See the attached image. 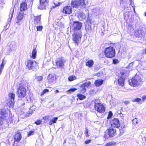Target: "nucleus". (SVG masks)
<instances>
[{
    "instance_id": "10",
    "label": "nucleus",
    "mask_w": 146,
    "mask_h": 146,
    "mask_svg": "<svg viewBox=\"0 0 146 146\" xmlns=\"http://www.w3.org/2000/svg\"><path fill=\"white\" fill-rule=\"evenodd\" d=\"M90 84L91 82L90 81H88L81 85L80 86V92L82 94H84L86 92V88H88L89 86H90Z\"/></svg>"
},
{
    "instance_id": "39",
    "label": "nucleus",
    "mask_w": 146,
    "mask_h": 146,
    "mask_svg": "<svg viewBox=\"0 0 146 146\" xmlns=\"http://www.w3.org/2000/svg\"><path fill=\"white\" fill-rule=\"evenodd\" d=\"M30 110L27 112L26 115L28 116H29L30 115H31L33 111L31 110Z\"/></svg>"
},
{
    "instance_id": "22",
    "label": "nucleus",
    "mask_w": 146,
    "mask_h": 146,
    "mask_svg": "<svg viewBox=\"0 0 146 146\" xmlns=\"http://www.w3.org/2000/svg\"><path fill=\"white\" fill-rule=\"evenodd\" d=\"M85 30L88 34H90L92 31V28L91 25L89 24H86L85 25Z\"/></svg>"
},
{
    "instance_id": "9",
    "label": "nucleus",
    "mask_w": 146,
    "mask_h": 146,
    "mask_svg": "<svg viewBox=\"0 0 146 146\" xmlns=\"http://www.w3.org/2000/svg\"><path fill=\"white\" fill-rule=\"evenodd\" d=\"M81 33L80 32H75L73 35V40L74 42L78 45L81 39Z\"/></svg>"
},
{
    "instance_id": "2",
    "label": "nucleus",
    "mask_w": 146,
    "mask_h": 146,
    "mask_svg": "<svg viewBox=\"0 0 146 146\" xmlns=\"http://www.w3.org/2000/svg\"><path fill=\"white\" fill-rule=\"evenodd\" d=\"M71 6L76 8H85L86 4L84 0H72Z\"/></svg>"
},
{
    "instance_id": "50",
    "label": "nucleus",
    "mask_w": 146,
    "mask_h": 146,
    "mask_svg": "<svg viewBox=\"0 0 146 146\" xmlns=\"http://www.w3.org/2000/svg\"><path fill=\"white\" fill-rule=\"evenodd\" d=\"M132 121L135 125L137 124V120L136 118L133 119Z\"/></svg>"
},
{
    "instance_id": "57",
    "label": "nucleus",
    "mask_w": 146,
    "mask_h": 146,
    "mask_svg": "<svg viewBox=\"0 0 146 146\" xmlns=\"http://www.w3.org/2000/svg\"><path fill=\"white\" fill-rule=\"evenodd\" d=\"M53 123V122L52 120H50L49 122V124L50 125H52Z\"/></svg>"
},
{
    "instance_id": "20",
    "label": "nucleus",
    "mask_w": 146,
    "mask_h": 146,
    "mask_svg": "<svg viewBox=\"0 0 146 146\" xmlns=\"http://www.w3.org/2000/svg\"><path fill=\"white\" fill-rule=\"evenodd\" d=\"M77 17L80 21H82L85 19L86 18V16L85 14L82 12H80L78 14Z\"/></svg>"
},
{
    "instance_id": "43",
    "label": "nucleus",
    "mask_w": 146,
    "mask_h": 146,
    "mask_svg": "<svg viewBox=\"0 0 146 146\" xmlns=\"http://www.w3.org/2000/svg\"><path fill=\"white\" fill-rule=\"evenodd\" d=\"M114 143L113 142H110L106 144L105 146H111Z\"/></svg>"
},
{
    "instance_id": "34",
    "label": "nucleus",
    "mask_w": 146,
    "mask_h": 146,
    "mask_svg": "<svg viewBox=\"0 0 146 146\" xmlns=\"http://www.w3.org/2000/svg\"><path fill=\"white\" fill-rule=\"evenodd\" d=\"M96 91L95 90H91L89 91V94L91 95H93L96 94Z\"/></svg>"
},
{
    "instance_id": "6",
    "label": "nucleus",
    "mask_w": 146,
    "mask_h": 146,
    "mask_svg": "<svg viewBox=\"0 0 146 146\" xmlns=\"http://www.w3.org/2000/svg\"><path fill=\"white\" fill-rule=\"evenodd\" d=\"M27 66L29 70L36 71L38 68L37 64L35 61L32 60H29L27 62Z\"/></svg>"
},
{
    "instance_id": "4",
    "label": "nucleus",
    "mask_w": 146,
    "mask_h": 146,
    "mask_svg": "<svg viewBox=\"0 0 146 146\" xmlns=\"http://www.w3.org/2000/svg\"><path fill=\"white\" fill-rule=\"evenodd\" d=\"M129 84L131 86H135L142 84L141 78L137 75H136L132 79L129 80Z\"/></svg>"
},
{
    "instance_id": "62",
    "label": "nucleus",
    "mask_w": 146,
    "mask_h": 146,
    "mask_svg": "<svg viewBox=\"0 0 146 146\" xmlns=\"http://www.w3.org/2000/svg\"><path fill=\"white\" fill-rule=\"evenodd\" d=\"M146 98V97L145 96H144L143 98V99H145Z\"/></svg>"
},
{
    "instance_id": "46",
    "label": "nucleus",
    "mask_w": 146,
    "mask_h": 146,
    "mask_svg": "<svg viewBox=\"0 0 146 146\" xmlns=\"http://www.w3.org/2000/svg\"><path fill=\"white\" fill-rule=\"evenodd\" d=\"M34 133V131H29V132L28 133V136H30L31 135H33V133Z\"/></svg>"
},
{
    "instance_id": "11",
    "label": "nucleus",
    "mask_w": 146,
    "mask_h": 146,
    "mask_svg": "<svg viewBox=\"0 0 146 146\" xmlns=\"http://www.w3.org/2000/svg\"><path fill=\"white\" fill-rule=\"evenodd\" d=\"M48 0H40V5L38 7L40 9H45L48 6Z\"/></svg>"
},
{
    "instance_id": "29",
    "label": "nucleus",
    "mask_w": 146,
    "mask_h": 146,
    "mask_svg": "<svg viewBox=\"0 0 146 146\" xmlns=\"http://www.w3.org/2000/svg\"><path fill=\"white\" fill-rule=\"evenodd\" d=\"M9 120L10 122L13 123H15L17 122V119L14 117H13L11 118L10 117Z\"/></svg>"
},
{
    "instance_id": "8",
    "label": "nucleus",
    "mask_w": 146,
    "mask_h": 146,
    "mask_svg": "<svg viewBox=\"0 0 146 146\" xmlns=\"http://www.w3.org/2000/svg\"><path fill=\"white\" fill-rule=\"evenodd\" d=\"M8 96L9 100L7 104L10 108H12L14 106L15 103L14 99L15 95L13 93H10L9 94Z\"/></svg>"
},
{
    "instance_id": "56",
    "label": "nucleus",
    "mask_w": 146,
    "mask_h": 146,
    "mask_svg": "<svg viewBox=\"0 0 146 146\" xmlns=\"http://www.w3.org/2000/svg\"><path fill=\"white\" fill-rule=\"evenodd\" d=\"M9 24V23H8L5 26V30H6L7 29L8 27V25Z\"/></svg>"
},
{
    "instance_id": "5",
    "label": "nucleus",
    "mask_w": 146,
    "mask_h": 146,
    "mask_svg": "<svg viewBox=\"0 0 146 146\" xmlns=\"http://www.w3.org/2000/svg\"><path fill=\"white\" fill-rule=\"evenodd\" d=\"M106 56L108 58H111L115 56V51L113 47L110 46L106 48L104 50Z\"/></svg>"
},
{
    "instance_id": "64",
    "label": "nucleus",
    "mask_w": 146,
    "mask_h": 146,
    "mask_svg": "<svg viewBox=\"0 0 146 146\" xmlns=\"http://www.w3.org/2000/svg\"><path fill=\"white\" fill-rule=\"evenodd\" d=\"M25 103H23L22 104V106H23L24 105H25Z\"/></svg>"
},
{
    "instance_id": "38",
    "label": "nucleus",
    "mask_w": 146,
    "mask_h": 146,
    "mask_svg": "<svg viewBox=\"0 0 146 146\" xmlns=\"http://www.w3.org/2000/svg\"><path fill=\"white\" fill-rule=\"evenodd\" d=\"M12 45L10 46V49L11 50H14L15 49V44L14 42L12 43Z\"/></svg>"
},
{
    "instance_id": "45",
    "label": "nucleus",
    "mask_w": 146,
    "mask_h": 146,
    "mask_svg": "<svg viewBox=\"0 0 146 146\" xmlns=\"http://www.w3.org/2000/svg\"><path fill=\"white\" fill-rule=\"evenodd\" d=\"M112 116V113L111 111H110L109 112L108 114V119H109Z\"/></svg>"
},
{
    "instance_id": "15",
    "label": "nucleus",
    "mask_w": 146,
    "mask_h": 146,
    "mask_svg": "<svg viewBox=\"0 0 146 146\" xmlns=\"http://www.w3.org/2000/svg\"><path fill=\"white\" fill-rule=\"evenodd\" d=\"M111 125L112 127L118 128L120 127V124L119 123V120L117 118L114 119L111 122Z\"/></svg>"
},
{
    "instance_id": "37",
    "label": "nucleus",
    "mask_w": 146,
    "mask_h": 146,
    "mask_svg": "<svg viewBox=\"0 0 146 146\" xmlns=\"http://www.w3.org/2000/svg\"><path fill=\"white\" fill-rule=\"evenodd\" d=\"M125 127H123V128H122L121 127V129H120L119 130L120 133L119 135H122L123 133L125 131Z\"/></svg>"
},
{
    "instance_id": "35",
    "label": "nucleus",
    "mask_w": 146,
    "mask_h": 146,
    "mask_svg": "<svg viewBox=\"0 0 146 146\" xmlns=\"http://www.w3.org/2000/svg\"><path fill=\"white\" fill-rule=\"evenodd\" d=\"M76 79V77L73 76H70L68 78V80L71 81Z\"/></svg>"
},
{
    "instance_id": "41",
    "label": "nucleus",
    "mask_w": 146,
    "mask_h": 146,
    "mask_svg": "<svg viewBox=\"0 0 146 146\" xmlns=\"http://www.w3.org/2000/svg\"><path fill=\"white\" fill-rule=\"evenodd\" d=\"M49 92V90L48 89H45L43 91V92L41 93V96H43L44 94L46 92Z\"/></svg>"
},
{
    "instance_id": "52",
    "label": "nucleus",
    "mask_w": 146,
    "mask_h": 146,
    "mask_svg": "<svg viewBox=\"0 0 146 146\" xmlns=\"http://www.w3.org/2000/svg\"><path fill=\"white\" fill-rule=\"evenodd\" d=\"M133 64V62H132L131 63H130L129 65L127 66V68H128V67H132Z\"/></svg>"
},
{
    "instance_id": "3",
    "label": "nucleus",
    "mask_w": 146,
    "mask_h": 146,
    "mask_svg": "<svg viewBox=\"0 0 146 146\" xmlns=\"http://www.w3.org/2000/svg\"><path fill=\"white\" fill-rule=\"evenodd\" d=\"M26 90L25 86L20 84L19 87L17 89V94L19 99L24 98L26 95Z\"/></svg>"
},
{
    "instance_id": "44",
    "label": "nucleus",
    "mask_w": 146,
    "mask_h": 146,
    "mask_svg": "<svg viewBox=\"0 0 146 146\" xmlns=\"http://www.w3.org/2000/svg\"><path fill=\"white\" fill-rule=\"evenodd\" d=\"M36 108V106H35V105H33L32 106H30V108L29 109V110H31L33 111L34 110H35V109Z\"/></svg>"
},
{
    "instance_id": "51",
    "label": "nucleus",
    "mask_w": 146,
    "mask_h": 146,
    "mask_svg": "<svg viewBox=\"0 0 146 146\" xmlns=\"http://www.w3.org/2000/svg\"><path fill=\"white\" fill-rule=\"evenodd\" d=\"M4 119L2 117H0V125L3 123Z\"/></svg>"
},
{
    "instance_id": "14",
    "label": "nucleus",
    "mask_w": 146,
    "mask_h": 146,
    "mask_svg": "<svg viewBox=\"0 0 146 146\" xmlns=\"http://www.w3.org/2000/svg\"><path fill=\"white\" fill-rule=\"evenodd\" d=\"M145 33L141 29H137L135 31L134 35L137 37H141L145 35Z\"/></svg>"
},
{
    "instance_id": "25",
    "label": "nucleus",
    "mask_w": 146,
    "mask_h": 146,
    "mask_svg": "<svg viewBox=\"0 0 146 146\" xmlns=\"http://www.w3.org/2000/svg\"><path fill=\"white\" fill-rule=\"evenodd\" d=\"M10 11H11V12L10 13L9 15V17H10V18L8 19V21H9V22L11 21L13 17V12L14 11V8H11L10 9Z\"/></svg>"
},
{
    "instance_id": "16",
    "label": "nucleus",
    "mask_w": 146,
    "mask_h": 146,
    "mask_svg": "<svg viewBox=\"0 0 146 146\" xmlns=\"http://www.w3.org/2000/svg\"><path fill=\"white\" fill-rule=\"evenodd\" d=\"M82 23L79 21H75L74 22L73 27L75 31L80 29L82 27Z\"/></svg>"
},
{
    "instance_id": "1",
    "label": "nucleus",
    "mask_w": 146,
    "mask_h": 146,
    "mask_svg": "<svg viewBox=\"0 0 146 146\" xmlns=\"http://www.w3.org/2000/svg\"><path fill=\"white\" fill-rule=\"evenodd\" d=\"M99 99L93 100L92 101V104L94 105L95 109L100 113H102L105 111V108L101 103H99Z\"/></svg>"
},
{
    "instance_id": "40",
    "label": "nucleus",
    "mask_w": 146,
    "mask_h": 146,
    "mask_svg": "<svg viewBox=\"0 0 146 146\" xmlns=\"http://www.w3.org/2000/svg\"><path fill=\"white\" fill-rule=\"evenodd\" d=\"M37 30L38 31H41L42 29V26H37L36 27Z\"/></svg>"
},
{
    "instance_id": "48",
    "label": "nucleus",
    "mask_w": 146,
    "mask_h": 146,
    "mask_svg": "<svg viewBox=\"0 0 146 146\" xmlns=\"http://www.w3.org/2000/svg\"><path fill=\"white\" fill-rule=\"evenodd\" d=\"M113 62L114 64H117L119 63V61L117 59H114L113 60Z\"/></svg>"
},
{
    "instance_id": "49",
    "label": "nucleus",
    "mask_w": 146,
    "mask_h": 146,
    "mask_svg": "<svg viewBox=\"0 0 146 146\" xmlns=\"http://www.w3.org/2000/svg\"><path fill=\"white\" fill-rule=\"evenodd\" d=\"M41 122V121L40 120H37L35 122V123L37 125H40Z\"/></svg>"
},
{
    "instance_id": "32",
    "label": "nucleus",
    "mask_w": 146,
    "mask_h": 146,
    "mask_svg": "<svg viewBox=\"0 0 146 146\" xmlns=\"http://www.w3.org/2000/svg\"><path fill=\"white\" fill-rule=\"evenodd\" d=\"M77 96L81 100H82L86 98V96L82 94H77Z\"/></svg>"
},
{
    "instance_id": "12",
    "label": "nucleus",
    "mask_w": 146,
    "mask_h": 146,
    "mask_svg": "<svg viewBox=\"0 0 146 146\" xmlns=\"http://www.w3.org/2000/svg\"><path fill=\"white\" fill-rule=\"evenodd\" d=\"M47 82L48 84H53L55 82L56 77L53 74H50L47 77Z\"/></svg>"
},
{
    "instance_id": "42",
    "label": "nucleus",
    "mask_w": 146,
    "mask_h": 146,
    "mask_svg": "<svg viewBox=\"0 0 146 146\" xmlns=\"http://www.w3.org/2000/svg\"><path fill=\"white\" fill-rule=\"evenodd\" d=\"M43 79V77L42 76L36 77V79L37 80L40 81H41Z\"/></svg>"
},
{
    "instance_id": "17",
    "label": "nucleus",
    "mask_w": 146,
    "mask_h": 146,
    "mask_svg": "<svg viewBox=\"0 0 146 146\" xmlns=\"http://www.w3.org/2000/svg\"><path fill=\"white\" fill-rule=\"evenodd\" d=\"M72 8L70 6L65 7L63 8V12L65 14H70L72 13Z\"/></svg>"
},
{
    "instance_id": "59",
    "label": "nucleus",
    "mask_w": 146,
    "mask_h": 146,
    "mask_svg": "<svg viewBox=\"0 0 146 146\" xmlns=\"http://www.w3.org/2000/svg\"><path fill=\"white\" fill-rule=\"evenodd\" d=\"M59 91L58 90H56L54 91V92L55 93H57L59 92Z\"/></svg>"
},
{
    "instance_id": "7",
    "label": "nucleus",
    "mask_w": 146,
    "mask_h": 146,
    "mask_svg": "<svg viewBox=\"0 0 146 146\" xmlns=\"http://www.w3.org/2000/svg\"><path fill=\"white\" fill-rule=\"evenodd\" d=\"M116 134V130L115 128L110 127L108 129V135H105L104 137L105 139H108L109 137H112Z\"/></svg>"
},
{
    "instance_id": "58",
    "label": "nucleus",
    "mask_w": 146,
    "mask_h": 146,
    "mask_svg": "<svg viewBox=\"0 0 146 146\" xmlns=\"http://www.w3.org/2000/svg\"><path fill=\"white\" fill-rule=\"evenodd\" d=\"M124 103L126 104V105H127L128 104H129V101H125L124 102Z\"/></svg>"
},
{
    "instance_id": "18",
    "label": "nucleus",
    "mask_w": 146,
    "mask_h": 146,
    "mask_svg": "<svg viewBox=\"0 0 146 146\" xmlns=\"http://www.w3.org/2000/svg\"><path fill=\"white\" fill-rule=\"evenodd\" d=\"M40 19L41 15H40L38 16L34 17V20L35 26L40 25Z\"/></svg>"
},
{
    "instance_id": "30",
    "label": "nucleus",
    "mask_w": 146,
    "mask_h": 146,
    "mask_svg": "<svg viewBox=\"0 0 146 146\" xmlns=\"http://www.w3.org/2000/svg\"><path fill=\"white\" fill-rule=\"evenodd\" d=\"M132 101L133 102H139V103L141 104L142 101L141 99L138 98H135L133 99L132 100Z\"/></svg>"
},
{
    "instance_id": "60",
    "label": "nucleus",
    "mask_w": 146,
    "mask_h": 146,
    "mask_svg": "<svg viewBox=\"0 0 146 146\" xmlns=\"http://www.w3.org/2000/svg\"><path fill=\"white\" fill-rule=\"evenodd\" d=\"M117 113L119 114H120L121 113V111H118Z\"/></svg>"
},
{
    "instance_id": "19",
    "label": "nucleus",
    "mask_w": 146,
    "mask_h": 146,
    "mask_svg": "<svg viewBox=\"0 0 146 146\" xmlns=\"http://www.w3.org/2000/svg\"><path fill=\"white\" fill-rule=\"evenodd\" d=\"M22 136L21 133L19 132H16L14 137L15 141L19 142L21 139Z\"/></svg>"
},
{
    "instance_id": "31",
    "label": "nucleus",
    "mask_w": 146,
    "mask_h": 146,
    "mask_svg": "<svg viewBox=\"0 0 146 146\" xmlns=\"http://www.w3.org/2000/svg\"><path fill=\"white\" fill-rule=\"evenodd\" d=\"M36 49H34L33 50L32 53L31 57L33 59H35L36 58Z\"/></svg>"
},
{
    "instance_id": "24",
    "label": "nucleus",
    "mask_w": 146,
    "mask_h": 146,
    "mask_svg": "<svg viewBox=\"0 0 146 146\" xmlns=\"http://www.w3.org/2000/svg\"><path fill=\"white\" fill-rule=\"evenodd\" d=\"M125 80L122 78L120 77L118 80V82L119 84L121 86L124 85V81Z\"/></svg>"
},
{
    "instance_id": "27",
    "label": "nucleus",
    "mask_w": 146,
    "mask_h": 146,
    "mask_svg": "<svg viewBox=\"0 0 146 146\" xmlns=\"http://www.w3.org/2000/svg\"><path fill=\"white\" fill-rule=\"evenodd\" d=\"M23 13H19L17 15V19L18 20V22H19L20 21L22 20L23 19Z\"/></svg>"
},
{
    "instance_id": "55",
    "label": "nucleus",
    "mask_w": 146,
    "mask_h": 146,
    "mask_svg": "<svg viewBox=\"0 0 146 146\" xmlns=\"http://www.w3.org/2000/svg\"><path fill=\"white\" fill-rule=\"evenodd\" d=\"M131 2V6L133 7H134V5L133 4V2L132 1V0H130Z\"/></svg>"
},
{
    "instance_id": "61",
    "label": "nucleus",
    "mask_w": 146,
    "mask_h": 146,
    "mask_svg": "<svg viewBox=\"0 0 146 146\" xmlns=\"http://www.w3.org/2000/svg\"><path fill=\"white\" fill-rule=\"evenodd\" d=\"M145 53L146 54V48L144 50Z\"/></svg>"
},
{
    "instance_id": "63",
    "label": "nucleus",
    "mask_w": 146,
    "mask_h": 146,
    "mask_svg": "<svg viewBox=\"0 0 146 146\" xmlns=\"http://www.w3.org/2000/svg\"><path fill=\"white\" fill-rule=\"evenodd\" d=\"M144 138L145 139V141L146 142V137H144Z\"/></svg>"
},
{
    "instance_id": "23",
    "label": "nucleus",
    "mask_w": 146,
    "mask_h": 146,
    "mask_svg": "<svg viewBox=\"0 0 146 146\" xmlns=\"http://www.w3.org/2000/svg\"><path fill=\"white\" fill-rule=\"evenodd\" d=\"M104 80L101 79H98L95 81V84L96 86H99L101 85L103 83Z\"/></svg>"
},
{
    "instance_id": "13",
    "label": "nucleus",
    "mask_w": 146,
    "mask_h": 146,
    "mask_svg": "<svg viewBox=\"0 0 146 146\" xmlns=\"http://www.w3.org/2000/svg\"><path fill=\"white\" fill-rule=\"evenodd\" d=\"M65 62V60L64 58H59L56 59V63L57 66L60 67H62L64 66V63Z\"/></svg>"
},
{
    "instance_id": "47",
    "label": "nucleus",
    "mask_w": 146,
    "mask_h": 146,
    "mask_svg": "<svg viewBox=\"0 0 146 146\" xmlns=\"http://www.w3.org/2000/svg\"><path fill=\"white\" fill-rule=\"evenodd\" d=\"M58 119V117H55L52 119V121L53 123H56Z\"/></svg>"
},
{
    "instance_id": "21",
    "label": "nucleus",
    "mask_w": 146,
    "mask_h": 146,
    "mask_svg": "<svg viewBox=\"0 0 146 146\" xmlns=\"http://www.w3.org/2000/svg\"><path fill=\"white\" fill-rule=\"evenodd\" d=\"M27 5L26 3L23 2L20 5V10L21 11H23L26 9Z\"/></svg>"
},
{
    "instance_id": "54",
    "label": "nucleus",
    "mask_w": 146,
    "mask_h": 146,
    "mask_svg": "<svg viewBox=\"0 0 146 146\" xmlns=\"http://www.w3.org/2000/svg\"><path fill=\"white\" fill-rule=\"evenodd\" d=\"M91 142V140H90V139L88 140H87L85 141V143L86 144H89V143H90Z\"/></svg>"
},
{
    "instance_id": "33",
    "label": "nucleus",
    "mask_w": 146,
    "mask_h": 146,
    "mask_svg": "<svg viewBox=\"0 0 146 146\" xmlns=\"http://www.w3.org/2000/svg\"><path fill=\"white\" fill-rule=\"evenodd\" d=\"M4 60H3L0 66V75L1 74L3 68L5 64H4Z\"/></svg>"
},
{
    "instance_id": "36",
    "label": "nucleus",
    "mask_w": 146,
    "mask_h": 146,
    "mask_svg": "<svg viewBox=\"0 0 146 146\" xmlns=\"http://www.w3.org/2000/svg\"><path fill=\"white\" fill-rule=\"evenodd\" d=\"M77 90V88H72L69 90L68 91H67V92L68 94H70L72 92H74Z\"/></svg>"
},
{
    "instance_id": "28",
    "label": "nucleus",
    "mask_w": 146,
    "mask_h": 146,
    "mask_svg": "<svg viewBox=\"0 0 146 146\" xmlns=\"http://www.w3.org/2000/svg\"><path fill=\"white\" fill-rule=\"evenodd\" d=\"M0 114H1L3 117H6L8 115V114L6 113V111L4 110L0 109Z\"/></svg>"
},
{
    "instance_id": "26",
    "label": "nucleus",
    "mask_w": 146,
    "mask_h": 146,
    "mask_svg": "<svg viewBox=\"0 0 146 146\" xmlns=\"http://www.w3.org/2000/svg\"><path fill=\"white\" fill-rule=\"evenodd\" d=\"M94 64V61L92 60H88L86 62V65L89 67H92Z\"/></svg>"
},
{
    "instance_id": "53",
    "label": "nucleus",
    "mask_w": 146,
    "mask_h": 146,
    "mask_svg": "<svg viewBox=\"0 0 146 146\" xmlns=\"http://www.w3.org/2000/svg\"><path fill=\"white\" fill-rule=\"evenodd\" d=\"M88 129L87 128H86L85 129V135L86 136H88Z\"/></svg>"
}]
</instances>
